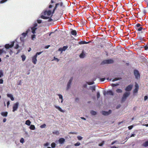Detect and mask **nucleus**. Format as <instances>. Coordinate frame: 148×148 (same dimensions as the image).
I'll list each match as a JSON object with an SVG mask.
<instances>
[{
  "label": "nucleus",
  "mask_w": 148,
  "mask_h": 148,
  "mask_svg": "<svg viewBox=\"0 0 148 148\" xmlns=\"http://www.w3.org/2000/svg\"><path fill=\"white\" fill-rule=\"evenodd\" d=\"M59 6L61 7H64V6L63 5V2H62L56 3L55 4V7H54V8L53 9L52 12V14L54 13L55 11L58 8V7H59Z\"/></svg>",
  "instance_id": "1"
},
{
  "label": "nucleus",
  "mask_w": 148,
  "mask_h": 148,
  "mask_svg": "<svg viewBox=\"0 0 148 148\" xmlns=\"http://www.w3.org/2000/svg\"><path fill=\"white\" fill-rule=\"evenodd\" d=\"M42 51L40 52H37L36 55H35L32 58V62L35 64L36 63L37 60L36 59L37 55H39L41 54Z\"/></svg>",
  "instance_id": "2"
},
{
  "label": "nucleus",
  "mask_w": 148,
  "mask_h": 148,
  "mask_svg": "<svg viewBox=\"0 0 148 148\" xmlns=\"http://www.w3.org/2000/svg\"><path fill=\"white\" fill-rule=\"evenodd\" d=\"M130 92H126L123 95V96L122 99V101H125L127 97L130 95Z\"/></svg>",
  "instance_id": "3"
},
{
  "label": "nucleus",
  "mask_w": 148,
  "mask_h": 148,
  "mask_svg": "<svg viewBox=\"0 0 148 148\" xmlns=\"http://www.w3.org/2000/svg\"><path fill=\"white\" fill-rule=\"evenodd\" d=\"M134 74L135 78L138 79L140 78V74L139 71L137 70H134Z\"/></svg>",
  "instance_id": "4"
},
{
  "label": "nucleus",
  "mask_w": 148,
  "mask_h": 148,
  "mask_svg": "<svg viewBox=\"0 0 148 148\" xmlns=\"http://www.w3.org/2000/svg\"><path fill=\"white\" fill-rule=\"evenodd\" d=\"M103 95H109L111 96H113L114 95V93L111 90H108L106 92H103Z\"/></svg>",
  "instance_id": "5"
},
{
  "label": "nucleus",
  "mask_w": 148,
  "mask_h": 148,
  "mask_svg": "<svg viewBox=\"0 0 148 148\" xmlns=\"http://www.w3.org/2000/svg\"><path fill=\"white\" fill-rule=\"evenodd\" d=\"M19 103L17 102L16 103L14 104L13 107L12 111L14 112L15 111L17 110L18 107Z\"/></svg>",
  "instance_id": "6"
},
{
  "label": "nucleus",
  "mask_w": 148,
  "mask_h": 148,
  "mask_svg": "<svg viewBox=\"0 0 148 148\" xmlns=\"http://www.w3.org/2000/svg\"><path fill=\"white\" fill-rule=\"evenodd\" d=\"M14 42L13 41L11 44L10 45L9 44H6L5 46V47L6 49H8L10 48H11L14 46Z\"/></svg>",
  "instance_id": "7"
},
{
  "label": "nucleus",
  "mask_w": 148,
  "mask_h": 148,
  "mask_svg": "<svg viewBox=\"0 0 148 148\" xmlns=\"http://www.w3.org/2000/svg\"><path fill=\"white\" fill-rule=\"evenodd\" d=\"M40 17L44 19H47L49 18L48 21V22H50L53 21L52 19H51V18H49V17H48L45 16L43 15H41Z\"/></svg>",
  "instance_id": "8"
},
{
  "label": "nucleus",
  "mask_w": 148,
  "mask_h": 148,
  "mask_svg": "<svg viewBox=\"0 0 148 148\" xmlns=\"http://www.w3.org/2000/svg\"><path fill=\"white\" fill-rule=\"evenodd\" d=\"M102 62L103 64H110L113 62V60L111 59L107 60H104Z\"/></svg>",
  "instance_id": "9"
},
{
  "label": "nucleus",
  "mask_w": 148,
  "mask_h": 148,
  "mask_svg": "<svg viewBox=\"0 0 148 148\" xmlns=\"http://www.w3.org/2000/svg\"><path fill=\"white\" fill-rule=\"evenodd\" d=\"M73 79V78L72 77H71L70 79L69 80V82H68L67 87V89H68L70 87L71 85V83Z\"/></svg>",
  "instance_id": "10"
},
{
  "label": "nucleus",
  "mask_w": 148,
  "mask_h": 148,
  "mask_svg": "<svg viewBox=\"0 0 148 148\" xmlns=\"http://www.w3.org/2000/svg\"><path fill=\"white\" fill-rule=\"evenodd\" d=\"M135 86V88L133 90V92L134 93H136L138 92L139 88V86L138 84L137 83L136 84Z\"/></svg>",
  "instance_id": "11"
},
{
  "label": "nucleus",
  "mask_w": 148,
  "mask_h": 148,
  "mask_svg": "<svg viewBox=\"0 0 148 148\" xmlns=\"http://www.w3.org/2000/svg\"><path fill=\"white\" fill-rule=\"evenodd\" d=\"M133 87V85H130L127 87L125 88V90L126 91H129L131 90Z\"/></svg>",
  "instance_id": "12"
},
{
  "label": "nucleus",
  "mask_w": 148,
  "mask_h": 148,
  "mask_svg": "<svg viewBox=\"0 0 148 148\" xmlns=\"http://www.w3.org/2000/svg\"><path fill=\"white\" fill-rule=\"evenodd\" d=\"M111 112V110H109L108 111L106 112L103 111L102 112V114L104 115H108L110 114Z\"/></svg>",
  "instance_id": "13"
},
{
  "label": "nucleus",
  "mask_w": 148,
  "mask_h": 148,
  "mask_svg": "<svg viewBox=\"0 0 148 148\" xmlns=\"http://www.w3.org/2000/svg\"><path fill=\"white\" fill-rule=\"evenodd\" d=\"M90 42H91V41H89L88 42H86L85 41H81L79 42V44L80 45H82L87 44Z\"/></svg>",
  "instance_id": "14"
},
{
  "label": "nucleus",
  "mask_w": 148,
  "mask_h": 148,
  "mask_svg": "<svg viewBox=\"0 0 148 148\" xmlns=\"http://www.w3.org/2000/svg\"><path fill=\"white\" fill-rule=\"evenodd\" d=\"M51 13L52 12L51 10L45 11L44 12V14L45 15H47L48 16H50Z\"/></svg>",
  "instance_id": "15"
},
{
  "label": "nucleus",
  "mask_w": 148,
  "mask_h": 148,
  "mask_svg": "<svg viewBox=\"0 0 148 148\" xmlns=\"http://www.w3.org/2000/svg\"><path fill=\"white\" fill-rule=\"evenodd\" d=\"M30 30L29 29H27L25 33H23L22 34V36L24 37H25Z\"/></svg>",
  "instance_id": "16"
},
{
  "label": "nucleus",
  "mask_w": 148,
  "mask_h": 148,
  "mask_svg": "<svg viewBox=\"0 0 148 148\" xmlns=\"http://www.w3.org/2000/svg\"><path fill=\"white\" fill-rule=\"evenodd\" d=\"M65 140L63 138H61L58 140L60 144H63L65 142Z\"/></svg>",
  "instance_id": "17"
},
{
  "label": "nucleus",
  "mask_w": 148,
  "mask_h": 148,
  "mask_svg": "<svg viewBox=\"0 0 148 148\" xmlns=\"http://www.w3.org/2000/svg\"><path fill=\"white\" fill-rule=\"evenodd\" d=\"M54 107L56 109H58V110L59 111H60L61 112H64V111L63 110H62V109L60 107L58 106H54Z\"/></svg>",
  "instance_id": "18"
},
{
  "label": "nucleus",
  "mask_w": 148,
  "mask_h": 148,
  "mask_svg": "<svg viewBox=\"0 0 148 148\" xmlns=\"http://www.w3.org/2000/svg\"><path fill=\"white\" fill-rule=\"evenodd\" d=\"M8 113L7 112H2L1 113V115L3 116L6 117L7 116Z\"/></svg>",
  "instance_id": "19"
},
{
  "label": "nucleus",
  "mask_w": 148,
  "mask_h": 148,
  "mask_svg": "<svg viewBox=\"0 0 148 148\" xmlns=\"http://www.w3.org/2000/svg\"><path fill=\"white\" fill-rule=\"evenodd\" d=\"M7 96L8 97L10 98L12 101H14V99L11 94H8Z\"/></svg>",
  "instance_id": "20"
},
{
  "label": "nucleus",
  "mask_w": 148,
  "mask_h": 148,
  "mask_svg": "<svg viewBox=\"0 0 148 148\" xmlns=\"http://www.w3.org/2000/svg\"><path fill=\"white\" fill-rule=\"evenodd\" d=\"M85 56V54L84 53L83 51L79 55V57L81 58H83Z\"/></svg>",
  "instance_id": "21"
},
{
  "label": "nucleus",
  "mask_w": 148,
  "mask_h": 148,
  "mask_svg": "<svg viewBox=\"0 0 148 148\" xmlns=\"http://www.w3.org/2000/svg\"><path fill=\"white\" fill-rule=\"evenodd\" d=\"M71 34L74 36H76L77 35V32L75 30H73L71 32Z\"/></svg>",
  "instance_id": "22"
},
{
  "label": "nucleus",
  "mask_w": 148,
  "mask_h": 148,
  "mask_svg": "<svg viewBox=\"0 0 148 148\" xmlns=\"http://www.w3.org/2000/svg\"><path fill=\"white\" fill-rule=\"evenodd\" d=\"M37 29V28L35 27H32L31 28V30H32V32L33 34H34L36 33L35 31Z\"/></svg>",
  "instance_id": "23"
},
{
  "label": "nucleus",
  "mask_w": 148,
  "mask_h": 148,
  "mask_svg": "<svg viewBox=\"0 0 148 148\" xmlns=\"http://www.w3.org/2000/svg\"><path fill=\"white\" fill-rule=\"evenodd\" d=\"M31 123V122L29 120H27L26 121L25 124L28 126H29Z\"/></svg>",
  "instance_id": "24"
},
{
  "label": "nucleus",
  "mask_w": 148,
  "mask_h": 148,
  "mask_svg": "<svg viewBox=\"0 0 148 148\" xmlns=\"http://www.w3.org/2000/svg\"><path fill=\"white\" fill-rule=\"evenodd\" d=\"M116 92L118 93H121L122 92V90L119 89H117L116 90Z\"/></svg>",
  "instance_id": "25"
},
{
  "label": "nucleus",
  "mask_w": 148,
  "mask_h": 148,
  "mask_svg": "<svg viewBox=\"0 0 148 148\" xmlns=\"http://www.w3.org/2000/svg\"><path fill=\"white\" fill-rule=\"evenodd\" d=\"M30 129L31 130H34L35 129V126L34 125H31L29 127Z\"/></svg>",
  "instance_id": "26"
},
{
  "label": "nucleus",
  "mask_w": 148,
  "mask_h": 148,
  "mask_svg": "<svg viewBox=\"0 0 148 148\" xmlns=\"http://www.w3.org/2000/svg\"><path fill=\"white\" fill-rule=\"evenodd\" d=\"M21 57L22 58V60L23 61H24L25 60L26 58V56L25 55H22L21 56Z\"/></svg>",
  "instance_id": "27"
},
{
  "label": "nucleus",
  "mask_w": 148,
  "mask_h": 148,
  "mask_svg": "<svg viewBox=\"0 0 148 148\" xmlns=\"http://www.w3.org/2000/svg\"><path fill=\"white\" fill-rule=\"evenodd\" d=\"M143 145L144 147H147L148 146V141L145 142L143 144Z\"/></svg>",
  "instance_id": "28"
},
{
  "label": "nucleus",
  "mask_w": 148,
  "mask_h": 148,
  "mask_svg": "<svg viewBox=\"0 0 148 148\" xmlns=\"http://www.w3.org/2000/svg\"><path fill=\"white\" fill-rule=\"evenodd\" d=\"M58 1V0H51V4L55 3Z\"/></svg>",
  "instance_id": "29"
},
{
  "label": "nucleus",
  "mask_w": 148,
  "mask_h": 148,
  "mask_svg": "<svg viewBox=\"0 0 148 148\" xmlns=\"http://www.w3.org/2000/svg\"><path fill=\"white\" fill-rule=\"evenodd\" d=\"M121 79V78H116L114 79H112V82H114V81H117V80H120Z\"/></svg>",
  "instance_id": "30"
},
{
  "label": "nucleus",
  "mask_w": 148,
  "mask_h": 148,
  "mask_svg": "<svg viewBox=\"0 0 148 148\" xmlns=\"http://www.w3.org/2000/svg\"><path fill=\"white\" fill-rule=\"evenodd\" d=\"M53 134H56V135H58L59 134V132L58 131H56L53 132Z\"/></svg>",
  "instance_id": "31"
},
{
  "label": "nucleus",
  "mask_w": 148,
  "mask_h": 148,
  "mask_svg": "<svg viewBox=\"0 0 148 148\" xmlns=\"http://www.w3.org/2000/svg\"><path fill=\"white\" fill-rule=\"evenodd\" d=\"M51 147L53 148H54L56 147V144L54 143H52L51 144Z\"/></svg>",
  "instance_id": "32"
},
{
  "label": "nucleus",
  "mask_w": 148,
  "mask_h": 148,
  "mask_svg": "<svg viewBox=\"0 0 148 148\" xmlns=\"http://www.w3.org/2000/svg\"><path fill=\"white\" fill-rule=\"evenodd\" d=\"M58 95L59 96V97L60 99H62V101H61V102L62 103L63 102V99H62L63 97H62V95L60 94H59Z\"/></svg>",
  "instance_id": "33"
},
{
  "label": "nucleus",
  "mask_w": 148,
  "mask_h": 148,
  "mask_svg": "<svg viewBox=\"0 0 148 148\" xmlns=\"http://www.w3.org/2000/svg\"><path fill=\"white\" fill-rule=\"evenodd\" d=\"M80 145V143L79 142H77L76 143H75L74 144V145L75 146H79Z\"/></svg>",
  "instance_id": "34"
},
{
  "label": "nucleus",
  "mask_w": 148,
  "mask_h": 148,
  "mask_svg": "<svg viewBox=\"0 0 148 148\" xmlns=\"http://www.w3.org/2000/svg\"><path fill=\"white\" fill-rule=\"evenodd\" d=\"M68 48L67 46H64L62 48L63 51H65Z\"/></svg>",
  "instance_id": "35"
},
{
  "label": "nucleus",
  "mask_w": 148,
  "mask_h": 148,
  "mask_svg": "<svg viewBox=\"0 0 148 148\" xmlns=\"http://www.w3.org/2000/svg\"><path fill=\"white\" fill-rule=\"evenodd\" d=\"M78 133L77 132H69V134H77Z\"/></svg>",
  "instance_id": "36"
},
{
  "label": "nucleus",
  "mask_w": 148,
  "mask_h": 148,
  "mask_svg": "<svg viewBox=\"0 0 148 148\" xmlns=\"http://www.w3.org/2000/svg\"><path fill=\"white\" fill-rule=\"evenodd\" d=\"M46 126V125L45 124H43L40 126L41 128H45Z\"/></svg>",
  "instance_id": "37"
},
{
  "label": "nucleus",
  "mask_w": 148,
  "mask_h": 148,
  "mask_svg": "<svg viewBox=\"0 0 148 148\" xmlns=\"http://www.w3.org/2000/svg\"><path fill=\"white\" fill-rule=\"evenodd\" d=\"M77 138L79 140H81L83 138L80 136H77Z\"/></svg>",
  "instance_id": "38"
},
{
  "label": "nucleus",
  "mask_w": 148,
  "mask_h": 148,
  "mask_svg": "<svg viewBox=\"0 0 148 148\" xmlns=\"http://www.w3.org/2000/svg\"><path fill=\"white\" fill-rule=\"evenodd\" d=\"M24 142V139L23 138H21L20 140V142L21 143H23Z\"/></svg>",
  "instance_id": "39"
},
{
  "label": "nucleus",
  "mask_w": 148,
  "mask_h": 148,
  "mask_svg": "<svg viewBox=\"0 0 148 148\" xmlns=\"http://www.w3.org/2000/svg\"><path fill=\"white\" fill-rule=\"evenodd\" d=\"M100 96V94L99 92H98L97 93V97L98 99L99 98Z\"/></svg>",
  "instance_id": "40"
},
{
  "label": "nucleus",
  "mask_w": 148,
  "mask_h": 148,
  "mask_svg": "<svg viewBox=\"0 0 148 148\" xmlns=\"http://www.w3.org/2000/svg\"><path fill=\"white\" fill-rule=\"evenodd\" d=\"M24 38L25 37H23L22 36H21L20 37V39L21 40V41H24Z\"/></svg>",
  "instance_id": "41"
},
{
  "label": "nucleus",
  "mask_w": 148,
  "mask_h": 148,
  "mask_svg": "<svg viewBox=\"0 0 148 148\" xmlns=\"http://www.w3.org/2000/svg\"><path fill=\"white\" fill-rule=\"evenodd\" d=\"M32 39L33 40L34 38H36V35L35 34L32 35L31 36Z\"/></svg>",
  "instance_id": "42"
},
{
  "label": "nucleus",
  "mask_w": 148,
  "mask_h": 148,
  "mask_svg": "<svg viewBox=\"0 0 148 148\" xmlns=\"http://www.w3.org/2000/svg\"><path fill=\"white\" fill-rule=\"evenodd\" d=\"M3 72L1 71H0V77H1L3 76Z\"/></svg>",
  "instance_id": "43"
},
{
  "label": "nucleus",
  "mask_w": 148,
  "mask_h": 148,
  "mask_svg": "<svg viewBox=\"0 0 148 148\" xmlns=\"http://www.w3.org/2000/svg\"><path fill=\"white\" fill-rule=\"evenodd\" d=\"M7 0H2L0 1V3H3L6 2Z\"/></svg>",
  "instance_id": "44"
},
{
  "label": "nucleus",
  "mask_w": 148,
  "mask_h": 148,
  "mask_svg": "<svg viewBox=\"0 0 148 148\" xmlns=\"http://www.w3.org/2000/svg\"><path fill=\"white\" fill-rule=\"evenodd\" d=\"M104 144V141H103L101 143L99 144V146H102Z\"/></svg>",
  "instance_id": "45"
},
{
  "label": "nucleus",
  "mask_w": 148,
  "mask_h": 148,
  "mask_svg": "<svg viewBox=\"0 0 148 148\" xmlns=\"http://www.w3.org/2000/svg\"><path fill=\"white\" fill-rule=\"evenodd\" d=\"M143 28L141 27H139L137 29L138 30V31H140L141 30H142Z\"/></svg>",
  "instance_id": "46"
},
{
  "label": "nucleus",
  "mask_w": 148,
  "mask_h": 148,
  "mask_svg": "<svg viewBox=\"0 0 148 148\" xmlns=\"http://www.w3.org/2000/svg\"><path fill=\"white\" fill-rule=\"evenodd\" d=\"M37 22L38 23H40L42 22V21L41 20H37Z\"/></svg>",
  "instance_id": "47"
},
{
  "label": "nucleus",
  "mask_w": 148,
  "mask_h": 148,
  "mask_svg": "<svg viewBox=\"0 0 148 148\" xmlns=\"http://www.w3.org/2000/svg\"><path fill=\"white\" fill-rule=\"evenodd\" d=\"M133 127V126L132 125H131L130 126H129L128 127V128L129 130H131Z\"/></svg>",
  "instance_id": "48"
},
{
  "label": "nucleus",
  "mask_w": 148,
  "mask_h": 148,
  "mask_svg": "<svg viewBox=\"0 0 148 148\" xmlns=\"http://www.w3.org/2000/svg\"><path fill=\"white\" fill-rule=\"evenodd\" d=\"M3 52V49H0V55H1Z\"/></svg>",
  "instance_id": "49"
},
{
  "label": "nucleus",
  "mask_w": 148,
  "mask_h": 148,
  "mask_svg": "<svg viewBox=\"0 0 148 148\" xmlns=\"http://www.w3.org/2000/svg\"><path fill=\"white\" fill-rule=\"evenodd\" d=\"M145 49L146 50H147L148 49V45H146L144 47Z\"/></svg>",
  "instance_id": "50"
},
{
  "label": "nucleus",
  "mask_w": 148,
  "mask_h": 148,
  "mask_svg": "<svg viewBox=\"0 0 148 148\" xmlns=\"http://www.w3.org/2000/svg\"><path fill=\"white\" fill-rule=\"evenodd\" d=\"M148 98V97L147 96H145L144 97V99L145 101Z\"/></svg>",
  "instance_id": "51"
},
{
  "label": "nucleus",
  "mask_w": 148,
  "mask_h": 148,
  "mask_svg": "<svg viewBox=\"0 0 148 148\" xmlns=\"http://www.w3.org/2000/svg\"><path fill=\"white\" fill-rule=\"evenodd\" d=\"M87 83L89 85H90L92 84V82H87Z\"/></svg>",
  "instance_id": "52"
},
{
  "label": "nucleus",
  "mask_w": 148,
  "mask_h": 148,
  "mask_svg": "<svg viewBox=\"0 0 148 148\" xmlns=\"http://www.w3.org/2000/svg\"><path fill=\"white\" fill-rule=\"evenodd\" d=\"M49 145V143H45V144H44V146H46H46H48Z\"/></svg>",
  "instance_id": "53"
},
{
  "label": "nucleus",
  "mask_w": 148,
  "mask_h": 148,
  "mask_svg": "<svg viewBox=\"0 0 148 148\" xmlns=\"http://www.w3.org/2000/svg\"><path fill=\"white\" fill-rule=\"evenodd\" d=\"M19 46L18 44H16V45L15 47V48L16 49H17L18 48Z\"/></svg>",
  "instance_id": "54"
},
{
  "label": "nucleus",
  "mask_w": 148,
  "mask_h": 148,
  "mask_svg": "<svg viewBox=\"0 0 148 148\" xmlns=\"http://www.w3.org/2000/svg\"><path fill=\"white\" fill-rule=\"evenodd\" d=\"M3 80L2 79H0V84H3Z\"/></svg>",
  "instance_id": "55"
},
{
  "label": "nucleus",
  "mask_w": 148,
  "mask_h": 148,
  "mask_svg": "<svg viewBox=\"0 0 148 148\" xmlns=\"http://www.w3.org/2000/svg\"><path fill=\"white\" fill-rule=\"evenodd\" d=\"M58 50L59 51H60L61 52H62V51H63V49H62V48H60L59 49H58Z\"/></svg>",
  "instance_id": "56"
},
{
  "label": "nucleus",
  "mask_w": 148,
  "mask_h": 148,
  "mask_svg": "<svg viewBox=\"0 0 148 148\" xmlns=\"http://www.w3.org/2000/svg\"><path fill=\"white\" fill-rule=\"evenodd\" d=\"M117 142V141L115 140L113 142H112L111 144V145H113L114 144L116 143Z\"/></svg>",
  "instance_id": "57"
},
{
  "label": "nucleus",
  "mask_w": 148,
  "mask_h": 148,
  "mask_svg": "<svg viewBox=\"0 0 148 148\" xmlns=\"http://www.w3.org/2000/svg\"><path fill=\"white\" fill-rule=\"evenodd\" d=\"M34 26L33 27H36L37 26V23H35V24H34Z\"/></svg>",
  "instance_id": "58"
},
{
  "label": "nucleus",
  "mask_w": 148,
  "mask_h": 148,
  "mask_svg": "<svg viewBox=\"0 0 148 148\" xmlns=\"http://www.w3.org/2000/svg\"><path fill=\"white\" fill-rule=\"evenodd\" d=\"M95 87L96 86L95 85H93V91L95 90Z\"/></svg>",
  "instance_id": "59"
},
{
  "label": "nucleus",
  "mask_w": 148,
  "mask_h": 148,
  "mask_svg": "<svg viewBox=\"0 0 148 148\" xmlns=\"http://www.w3.org/2000/svg\"><path fill=\"white\" fill-rule=\"evenodd\" d=\"M6 118H4L3 120V122L4 123L6 121Z\"/></svg>",
  "instance_id": "60"
},
{
  "label": "nucleus",
  "mask_w": 148,
  "mask_h": 148,
  "mask_svg": "<svg viewBox=\"0 0 148 148\" xmlns=\"http://www.w3.org/2000/svg\"><path fill=\"white\" fill-rule=\"evenodd\" d=\"M54 60H57L58 62L59 61V60L57 58H56L55 57H54Z\"/></svg>",
  "instance_id": "61"
},
{
  "label": "nucleus",
  "mask_w": 148,
  "mask_h": 148,
  "mask_svg": "<svg viewBox=\"0 0 148 148\" xmlns=\"http://www.w3.org/2000/svg\"><path fill=\"white\" fill-rule=\"evenodd\" d=\"M140 25V24H138L136 25V26L137 27H139Z\"/></svg>",
  "instance_id": "62"
},
{
  "label": "nucleus",
  "mask_w": 148,
  "mask_h": 148,
  "mask_svg": "<svg viewBox=\"0 0 148 148\" xmlns=\"http://www.w3.org/2000/svg\"><path fill=\"white\" fill-rule=\"evenodd\" d=\"M135 134H132L131 135V136H130V137H134L135 136Z\"/></svg>",
  "instance_id": "63"
},
{
  "label": "nucleus",
  "mask_w": 148,
  "mask_h": 148,
  "mask_svg": "<svg viewBox=\"0 0 148 148\" xmlns=\"http://www.w3.org/2000/svg\"><path fill=\"white\" fill-rule=\"evenodd\" d=\"M111 148H118V147H116L115 146H113L110 147Z\"/></svg>",
  "instance_id": "64"
}]
</instances>
